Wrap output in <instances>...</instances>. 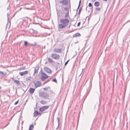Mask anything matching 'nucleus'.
Listing matches in <instances>:
<instances>
[{"instance_id":"c756f323","label":"nucleus","mask_w":130,"mask_h":130,"mask_svg":"<svg viewBox=\"0 0 130 130\" xmlns=\"http://www.w3.org/2000/svg\"><path fill=\"white\" fill-rule=\"evenodd\" d=\"M28 44V42L27 41H24V45L25 46H26Z\"/></svg>"},{"instance_id":"9d476101","label":"nucleus","mask_w":130,"mask_h":130,"mask_svg":"<svg viewBox=\"0 0 130 130\" xmlns=\"http://www.w3.org/2000/svg\"><path fill=\"white\" fill-rule=\"evenodd\" d=\"M44 71L48 73H52L51 70L47 67H45L44 68Z\"/></svg>"},{"instance_id":"f8f14e48","label":"nucleus","mask_w":130,"mask_h":130,"mask_svg":"<svg viewBox=\"0 0 130 130\" xmlns=\"http://www.w3.org/2000/svg\"><path fill=\"white\" fill-rule=\"evenodd\" d=\"M61 4L63 5H66L68 3L67 0H63L59 2Z\"/></svg>"},{"instance_id":"c85d7f7f","label":"nucleus","mask_w":130,"mask_h":130,"mask_svg":"<svg viewBox=\"0 0 130 130\" xmlns=\"http://www.w3.org/2000/svg\"><path fill=\"white\" fill-rule=\"evenodd\" d=\"M52 81L53 82H56V83H57V81L56 80V79L55 78L53 79L52 80Z\"/></svg>"},{"instance_id":"473e14b6","label":"nucleus","mask_w":130,"mask_h":130,"mask_svg":"<svg viewBox=\"0 0 130 130\" xmlns=\"http://www.w3.org/2000/svg\"><path fill=\"white\" fill-rule=\"evenodd\" d=\"M88 6L89 7H91L92 6V4L91 3H89L88 4Z\"/></svg>"},{"instance_id":"6ab92c4d","label":"nucleus","mask_w":130,"mask_h":130,"mask_svg":"<svg viewBox=\"0 0 130 130\" xmlns=\"http://www.w3.org/2000/svg\"><path fill=\"white\" fill-rule=\"evenodd\" d=\"M100 5V3L98 1L95 2L94 3V5L95 6H99Z\"/></svg>"},{"instance_id":"9b49d317","label":"nucleus","mask_w":130,"mask_h":130,"mask_svg":"<svg viewBox=\"0 0 130 130\" xmlns=\"http://www.w3.org/2000/svg\"><path fill=\"white\" fill-rule=\"evenodd\" d=\"M61 51L62 49L61 48L58 49L57 48H55L53 50L54 52L58 53L61 52Z\"/></svg>"},{"instance_id":"0eeeda50","label":"nucleus","mask_w":130,"mask_h":130,"mask_svg":"<svg viewBox=\"0 0 130 130\" xmlns=\"http://www.w3.org/2000/svg\"><path fill=\"white\" fill-rule=\"evenodd\" d=\"M33 83L36 88L40 86L42 84L38 80H35Z\"/></svg>"},{"instance_id":"5701e85b","label":"nucleus","mask_w":130,"mask_h":130,"mask_svg":"<svg viewBox=\"0 0 130 130\" xmlns=\"http://www.w3.org/2000/svg\"><path fill=\"white\" fill-rule=\"evenodd\" d=\"M101 8H96L95 9V12L97 11H100L101 9Z\"/></svg>"},{"instance_id":"1a4fd4ad","label":"nucleus","mask_w":130,"mask_h":130,"mask_svg":"<svg viewBox=\"0 0 130 130\" xmlns=\"http://www.w3.org/2000/svg\"><path fill=\"white\" fill-rule=\"evenodd\" d=\"M39 69V67L38 66H37L35 68L34 72L33 74L34 76H36L37 75Z\"/></svg>"},{"instance_id":"f3484780","label":"nucleus","mask_w":130,"mask_h":130,"mask_svg":"<svg viewBox=\"0 0 130 130\" xmlns=\"http://www.w3.org/2000/svg\"><path fill=\"white\" fill-rule=\"evenodd\" d=\"M38 19L40 20V19L38 18H35L34 19V23L36 24H39V23L37 22V21H38Z\"/></svg>"},{"instance_id":"a19ab883","label":"nucleus","mask_w":130,"mask_h":130,"mask_svg":"<svg viewBox=\"0 0 130 130\" xmlns=\"http://www.w3.org/2000/svg\"><path fill=\"white\" fill-rule=\"evenodd\" d=\"M79 6H78V8H77V10H78V8H79Z\"/></svg>"},{"instance_id":"20e7f679","label":"nucleus","mask_w":130,"mask_h":130,"mask_svg":"<svg viewBox=\"0 0 130 130\" xmlns=\"http://www.w3.org/2000/svg\"><path fill=\"white\" fill-rule=\"evenodd\" d=\"M62 11H66V14L64 17L62 16V17H64V18H67L68 17H69V9L67 8H64L62 9Z\"/></svg>"},{"instance_id":"aec40b11","label":"nucleus","mask_w":130,"mask_h":130,"mask_svg":"<svg viewBox=\"0 0 130 130\" xmlns=\"http://www.w3.org/2000/svg\"><path fill=\"white\" fill-rule=\"evenodd\" d=\"M34 126L33 124L29 126V128L28 130H32L34 128Z\"/></svg>"},{"instance_id":"a878e982","label":"nucleus","mask_w":130,"mask_h":130,"mask_svg":"<svg viewBox=\"0 0 130 130\" xmlns=\"http://www.w3.org/2000/svg\"><path fill=\"white\" fill-rule=\"evenodd\" d=\"M57 119L58 120V126L57 127V128H56V129H58V126H59V119L58 117L57 118Z\"/></svg>"},{"instance_id":"7c9ffc66","label":"nucleus","mask_w":130,"mask_h":130,"mask_svg":"<svg viewBox=\"0 0 130 130\" xmlns=\"http://www.w3.org/2000/svg\"><path fill=\"white\" fill-rule=\"evenodd\" d=\"M25 69V67H21L20 68V69L21 70H24Z\"/></svg>"},{"instance_id":"a211bd4d","label":"nucleus","mask_w":130,"mask_h":130,"mask_svg":"<svg viewBox=\"0 0 130 130\" xmlns=\"http://www.w3.org/2000/svg\"><path fill=\"white\" fill-rule=\"evenodd\" d=\"M47 60L48 62L50 63H53L54 62L53 60L51 58H48Z\"/></svg>"},{"instance_id":"f257e3e1","label":"nucleus","mask_w":130,"mask_h":130,"mask_svg":"<svg viewBox=\"0 0 130 130\" xmlns=\"http://www.w3.org/2000/svg\"><path fill=\"white\" fill-rule=\"evenodd\" d=\"M39 96L41 98H43L45 99H49V96L48 94L46 92L42 91L39 93Z\"/></svg>"},{"instance_id":"4be33fe9","label":"nucleus","mask_w":130,"mask_h":130,"mask_svg":"<svg viewBox=\"0 0 130 130\" xmlns=\"http://www.w3.org/2000/svg\"><path fill=\"white\" fill-rule=\"evenodd\" d=\"M40 102L41 104L44 105L46 104V101L43 100H42L40 101Z\"/></svg>"},{"instance_id":"09e8293b","label":"nucleus","mask_w":130,"mask_h":130,"mask_svg":"<svg viewBox=\"0 0 130 130\" xmlns=\"http://www.w3.org/2000/svg\"><path fill=\"white\" fill-rule=\"evenodd\" d=\"M28 80H29V78H28Z\"/></svg>"},{"instance_id":"6e6552de","label":"nucleus","mask_w":130,"mask_h":130,"mask_svg":"<svg viewBox=\"0 0 130 130\" xmlns=\"http://www.w3.org/2000/svg\"><path fill=\"white\" fill-rule=\"evenodd\" d=\"M49 107V106H45L40 108L39 109V111L40 112H42L46 109H47Z\"/></svg>"},{"instance_id":"2f4dec72","label":"nucleus","mask_w":130,"mask_h":130,"mask_svg":"<svg viewBox=\"0 0 130 130\" xmlns=\"http://www.w3.org/2000/svg\"><path fill=\"white\" fill-rule=\"evenodd\" d=\"M69 61V60L67 61L65 63L64 65L65 66H66L67 64H68Z\"/></svg>"},{"instance_id":"ddd939ff","label":"nucleus","mask_w":130,"mask_h":130,"mask_svg":"<svg viewBox=\"0 0 130 130\" xmlns=\"http://www.w3.org/2000/svg\"><path fill=\"white\" fill-rule=\"evenodd\" d=\"M41 114V113L39 112L38 111L35 110V111L34 113V116L36 117L37 116L39 115H40Z\"/></svg>"},{"instance_id":"7ed1b4c3","label":"nucleus","mask_w":130,"mask_h":130,"mask_svg":"<svg viewBox=\"0 0 130 130\" xmlns=\"http://www.w3.org/2000/svg\"><path fill=\"white\" fill-rule=\"evenodd\" d=\"M66 26L65 25L61 23L58 25V30L59 31H63L65 30L66 28Z\"/></svg>"},{"instance_id":"49530a36","label":"nucleus","mask_w":130,"mask_h":130,"mask_svg":"<svg viewBox=\"0 0 130 130\" xmlns=\"http://www.w3.org/2000/svg\"><path fill=\"white\" fill-rule=\"evenodd\" d=\"M8 9H9V8H8H8H7V10H8Z\"/></svg>"},{"instance_id":"4c0bfd02","label":"nucleus","mask_w":130,"mask_h":130,"mask_svg":"<svg viewBox=\"0 0 130 130\" xmlns=\"http://www.w3.org/2000/svg\"><path fill=\"white\" fill-rule=\"evenodd\" d=\"M81 0H80L79 1V5H78L79 7V6H80V5L81 3Z\"/></svg>"},{"instance_id":"c03bdc74","label":"nucleus","mask_w":130,"mask_h":130,"mask_svg":"<svg viewBox=\"0 0 130 130\" xmlns=\"http://www.w3.org/2000/svg\"><path fill=\"white\" fill-rule=\"evenodd\" d=\"M1 89V86L0 87V90Z\"/></svg>"},{"instance_id":"cd10ccee","label":"nucleus","mask_w":130,"mask_h":130,"mask_svg":"<svg viewBox=\"0 0 130 130\" xmlns=\"http://www.w3.org/2000/svg\"><path fill=\"white\" fill-rule=\"evenodd\" d=\"M37 43L36 42H35L34 43L32 44L31 45L33 46H35L37 45Z\"/></svg>"},{"instance_id":"c9c22d12","label":"nucleus","mask_w":130,"mask_h":130,"mask_svg":"<svg viewBox=\"0 0 130 130\" xmlns=\"http://www.w3.org/2000/svg\"><path fill=\"white\" fill-rule=\"evenodd\" d=\"M18 101H16V102H15V103H14V104H15V105H16V104H18Z\"/></svg>"},{"instance_id":"a18cd8bd","label":"nucleus","mask_w":130,"mask_h":130,"mask_svg":"<svg viewBox=\"0 0 130 130\" xmlns=\"http://www.w3.org/2000/svg\"><path fill=\"white\" fill-rule=\"evenodd\" d=\"M9 124V123H8V124H7V125H6V126H5V127H6V126H7V125H8V124Z\"/></svg>"},{"instance_id":"79ce46f5","label":"nucleus","mask_w":130,"mask_h":130,"mask_svg":"<svg viewBox=\"0 0 130 130\" xmlns=\"http://www.w3.org/2000/svg\"><path fill=\"white\" fill-rule=\"evenodd\" d=\"M49 81V80H47L46 82V83H47Z\"/></svg>"},{"instance_id":"ea45409f","label":"nucleus","mask_w":130,"mask_h":130,"mask_svg":"<svg viewBox=\"0 0 130 130\" xmlns=\"http://www.w3.org/2000/svg\"><path fill=\"white\" fill-rule=\"evenodd\" d=\"M101 91V88H100V95L101 94V93H100Z\"/></svg>"},{"instance_id":"72a5a7b5","label":"nucleus","mask_w":130,"mask_h":130,"mask_svg":"<svg viewBox=\"0 0 130 130\" xmlns=\"http://www.w3.org/2000/svg\"><path fill=\"white\" fill-rule=\"evenodd\" d=\"M83 69H82V73H81V74H80V75H79V77H80V78H81V77H82V76H81V74H82V72H83Z\"/></svg>"},{"instance_id":"bb28decb","label":"nucleus","mask_w":130,"mask_h":130,"mask_svg":"<svg viewBox=\"0 0 130 130\" xmlns=\"http://www.w3.org/2000/svg\"><path fill=\"white\" fill-rule=\"evenodd\" d=\"M82 7H81L79 8V11H78V14H80V13L81 12V11L82 10Z\"/></svg>"},{"instance_id":"58836bf2","label":"nucleus","mask_w":130,"mask_h":130,"mask_svg":"<svg viewBox=\"0 0 130 130\" xmlns=\"http://www.w3.org/2000/svg\"><path fill=\"white\" fill-rule=\"evenodd\" d=\"M12 80L14 82V80H15L14 79V78L13 77H12Z\"/></svg>"},{"instance_id":"4468645a","label":"nucleus","mask_w":130,"mask_h":130,"mask_svg":"<svg viewBox=\"0 0 130 130\" xmlns=\"http://www.w3.org/2000/svg\"><path fill=\"white\" fill-rule=\"evenodd\" d=\"M28 71H25L23 72H19V74L21 76H23L27 74Z\"/></svg>"},{"instance_id":"423d86ee","label":"nucleus","mask_w":130,"mask_h":130,"mask_svg":"<svg viewBox=\"0 0 130 130\" xmlns=\"http://www.w3.org/2000/svg\"><path fill=\"white\" fill-rule=\"evenodd\" d=\"M51 57L53 59L56 60H58L60 58V56L59 55L56 53H53L51 55Z\"/></svg>"},{"instance_id":"8fccbe9b","label":"nucleus","mask_w":130,"mask_h":130,"mask_svg":"<svg viewBox=\"0 0 130 130\" xmlns=\"http://www.w3.org/2000/svg\"><path fill=\"white\" fill-rule=\"evenodd\" d=\"M63 13H64V12H63Z\"/></svg>"},{"instance_id":"dca6fc26","label":"nucleus","mask_w":130,"mask_h":130,"mask_svg":"<svg viewBox=\"0 0 130 130\" xmlns=\"http://www.w3.org/2000/svg\"><path fill=\"white\" fill-rule=\"evenodd\" d=\"M35 90V89L30 88L29 89V91L31 94H32L34 93Z\"/></svg>"},{"instance_id":"37998d69","label":"nucleus","mask_w":130,"mask_h":130,"mask_svg":"<svg viewBox=\"0 0 130 130\" xmlns=\"http://www.w3.org/2000/svg\"><path fill=\"white\" fill-rule=\"evenodd\" d=\"M70 25H69V27H68L69 28H70Z\"/></svg>"},{"instance_id":"393cba45","label":"nucleus","mask_w":130,"mask_h":130,"mask_svg":"<svg viewBox=\"0 0 130 130\" xmlns=\"http://www.w3.org/2000/svg\"><path fill=\"white\" fill-rule=\"evenodd\" d=\"M15 83H16L18 84H19L20 83V82L18 80H14V82Z\"/></svg>"},{"instance_id":"f03ea898","label":"nucleus","mask_w":130,"mask_h":130,"mask_svg":"<svg viewBox=\"0 0 130 130\" xmlns=\"http://www.w3.org/2000/svg\"><path fill=\"white\" fill-rule=\"evenodd\" d=\"M60 23L67 26L69 23V20L68 19H67V18H62L60 20Z\"/></svg>"},{"instance_id":"412c9836","label":"nucleus","mask_w":130,"mask_h":130,"mask_svg":"<svg viewBox=\"0 0 130 130\" xmlns=\"http://www.w3.org/2000/svg\"><path fill=\"white\" fill-rule=\"evenodd\" d=\"M80 36V34L78 33H76L74 35V37H77L79 36Z\"/></svg>"},{"instance_id":"b1692460","label":"nucleus","mask_w":130,"mask_h":130,"mask_svg":"<svg viewBox=\"0 0 130 130\" xmlns=\"http://www.w3.org/2000/svg\"><path fill=\"white\" fill-rule=\"evenodd\" d=\"M6 74V73H5L4 74V73L2 72L1 71H0V75L1 76H2L3 75L4 76H5Z\"/></svg>"},{"instance_id":"2eb2a0df","label":"nucleus","mask_w":130,"mask_h":130,"mask_svg":"<svg viewBox=\"0 0 130 130\" xmlns=\"http://www.w3.org/2000/svg\"><path fill=\"white\" fill-rule=\"evenodd\" d=\"M10 15V14L9 13H8L7 14V23L6 25V27H7V26L9 24V25H10V22L9 21V17Z\"/></svg>"},{"instance_id":"3c124183","label":"nucleus","mask_w":130,"mask_h":130,"mask_svg":"<svg viewBox=\"0 0 130 130\" xmlns=\"http://www.w3.org/2000/svg\"><path fill=\"white\" fill-rule=\"evenodd\" d=\"M12 117H12V118H11V119L12 118Z\"/></svg>"},{"instance_id":"39448f33","label":"nucleus","mask_w":130,"mask_h":130,"mask_svg":"<svg viewBox=\"0 0 130 130\" xmlns=\"http://www.w3.org/2000/svg\"><path fill=\"white\" fill-rule=\"evenodd\" d=\"M49 77V76L47 75L46 74L44 73V72H41L40 78L42 81H44Z\"/></svg>"},{"instance_id":"e433bc0d","label":"nucleus","mask_w":130,"mask_h":130,"mask_svg":"<svg viewBox=\"0 0 130 130\" xmlns=\"http://www.w3.org/2000/svg\"><path fill=\"white\" fill-rule=\"evenodd\" d=\"M80 22H79L78 23V24H77V26H79L80 25Z\"/></svg>"},{"instance_id":"f704fd0d","label":"nucleus","mask_w":130,"mask_h":130,"mask_svg":"<svg viewBox=\"0 0 130 130\" xmlns=\"http://www.w3.org/2000/svg\"><path fill=\"white\" fill-rule=\"evenodd\" d=\"M44 90L45 91H47V88H43Z\"/></svg>"},{"instance_id":"de8ad7c7","label":"nucleus","mask_w":130,"mask_h":130,"mask_svg":"<svg viewBox=\"0 0 130 130\" xmlns=\"http://www.w3.org/2000/svg\"><path fill=\"white\" fill-rule=\"evenodd\" d=\"M95 107H94V109H95Z\"/></svg>"}]
</instances>
